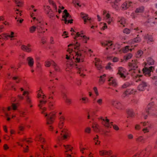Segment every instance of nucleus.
<instances>
[{
    "label": "nucleus",
    "mask_w": 157,
    "mask_h": 157,
    "mask_svg": "<svg viewBox=\"0 0 157 157\" xmlns=\"http://www.w3.org/2000/svg\"><path fill=\"white\" fill-rule=\"evenodd\" d=\"M41 110V113L44 115L45 117H46V123L47 124H52L55 120L56 117V112H52L49 114L45 113L44 112L46 110V108L45 107H42L40 108Z\"/></svg>",
    "instance_id": "nucleus-1"
},
{
    "label": "nucleus",
    "mask_w": 157,
    "mask_h": 157,
    "mask_svg": "<svg viewBox=\"0 0 157 157\" xmlns=\"http://www.w3.org/2000/svg\"><path fill=\"white\" fill-rule=\"evenodd\" d=\"M35 140L40 142L41 143V148L42 149L41 151L43 153L44 156L45 157L48 153V146L47 143L46 142L45 139L42 137V134L37 136L35 139Z\"/></svg>",
    "instance_id": "nucleus-2"
},
{
    "label": "nucleus",
    "mask_w": 157,
    "mask_h": 157,
    "mask_svg": "<svg viewBox=\"0 0 157 157\" xmlns=\"http://www.w3.org/2000/svg\"><path fill=\"white\" fill-rule=\"evenodd\" d=\"M82 33H80L79 32H77L74 37V39L75 40L74 41V43L72 44H70L68 45V46L70 47L72 46L73 47H74L75 49L78 50L80 46V44L79 43H78L77 41V40L78 39V37L79 36L82 37L83 41L85 43H86L87 41L89 40V38L87 37L86 36H82Z\"/></svg>",
    "instance_id": "nucleus-3"
},
{
    "label": "nucleus",
    "mask_w": 157,
    "mask_h": 157,
    "mask_svg": "<svg viewBox=\"0 0 157 157\" xmlns=\"http://www.w3.org/2000/svg\"><path fill=\"white\" fill-rule=\"evenodd\" d=\"M99 119L102 121V123L105 127L111 128V126H113V129L117 131L119 130V128L118 126L115 124L113 125V122L110 123L109 120L108 119L107 117L104 118L102 117H100L99 118Z\"/></svg>",
    "instance_id": "nucleus-4"
},
{
    "label": "nucleus",
    "mask_w": 157,
    "mask_h": 157,
    "mask_svg": "<svg viewBox=\"0 0 157 157\" xmlns=\"http://www.w3.org/2000/svg\"><path fill=\"white\" fill-rule=\"evenodd\" d=\"M61 132L60 134V136L57 135L58 139H59L61 138L63 140H66L69 139L71 135L70 132L69 131L66 129H64L60 131Z\"/></svg>",
    "instance_id": "nucleus-5"
},
{
    "label": "nucleus",
    "mask_w": 157,
    "mask_h": 157,
    "mask_svg": "<svg viewBox=\"0 0 157 157\" xmlns=\"http://www.w3.org/2000/svg\"><path fill=\"white\" fill-rule=\"evenodd\" d=\"M112 105L117 109L122 110L124 109L123 103L118 101H112Z\"/></svg>",
    "instance_id": "nucleus-6"
},
{
    "label": "nucleus",
    "mask_w": 157,
    "mask_h": 157,
    "mask_svg": "<svg viewBox=\"0 0 157 157\" xmlns=\"http://www.w3.org/2000/svg\"><path fill=\"white\" fill-rule=\"evenodd\" d=\"M29 92L27 91H24L22 93L23 95H26L25 98L26 102L27 104L29 105L30 107L31 108L33 107L32 102L31 98L29 95Z\"/></svg>",
    "instance_id": "nucleus-7"
},
{
    "label": "nucleus",
    "mask_w": 157,
    "mask_h": 157,
    "mask_svg": "<svg viewBox=\"0 0 157 157\" xmlns=\"http://www.w3.org/2000/svg\"><path fill=\"white\" fill-rule=\"evenodd\" d=\"M71 48H69L67 50V52L69 53V54H67L66 55V59H70L71 58V59L72 58L74 59L75 57L73 56L74 55V53H73V52H75V49L74 47L72 46H70Z\"/></svg>",
    "instance_id": "nucleus-8"
},
{
    "label": "nucleus",
    "mask_w": 157,
    "mask_h": 157,
    "mask_svg": "<svg viewBox=\"0 0 157 157\" xmlns=\"http://www.w3.org/2000/svg\"><path fill=\"white\" fill-rule=\"evenodd\" d=\"M73 53H74V55H75L74 56V59H75V63H78L80 62V61L81 62L83 61L82 56L80 52L75 51V52H73Z\"/></svg>",
    "instance_id": "nucleus-9"
},
{
    "label": "nucleus",
    "mask_w": 157,
    "mask_h": 157,
    "mask_svg": "<svg viewBox=\"0 0 157 157\" xmlns=\"http://www.w3.org/2000/svg\"><path fill=\"white\" fill-rule=\"evenodd\" d=\"M128 66L131 69L129 71L132 70H135L137 68V61L136 60H132L131 62L128 63Z\"/></svg>",
    "instance_id": "nucleus-10"
},
{
    "label": "nucleus",
    "mask_w": 157,
    "mask_h": 157,
    "mask_svg": "<svg viewBox=\"0 0 157 157\" xmlns=\"http://www.w3.org/2000/svg\"><path fill=\"white\" fill-rule=\"evenodd\" d=\"M44 9L46 13L48 14V17L51 18L55 16V15L51 10L50 7L48 6H44Z\"/></svg>",
    "instance_id": "nucleus-11"
},
{
    "label": "nucleus",
    "mask_w": 157,
    "mask_h": 157,
    "mask_svg": "<svg viewBox=\"0 0 157 157\" xmlns=\"http://www.w3.org/2000/svg\"><path fill=\"white\" fill-rule=\"evenodd\" d=\"M99 155L101 156L105 155H109L112 154L113 152L111 150H100L99 151Z\"/></svg>",
    "instance_id": "nucleus-12"
},
{
    "label": "nucleus",
    "mask_w": 157,
    "mask_h": 157,
    "mask_svg": "<svg viewBox=\"0 0 157 157\" xmlns=\"http://www.w3.org/2000/svg\"><path fill=\"white\" fill-rule=\"evenodd\" d=\"M26 61L29 66L31 68L33 67L34 64L33 59L31 57H28L26 59Z\"/></svg>",
    "instance_id": "nucleus-13"
},
{
    "label": "nucleus",
    "mask_w": 157,
    "mask_h": 157,
    "mask_svg": "<svg viewBox=\"0 0 157 157\" xmlns=\"http://www.w3.org/2000/svg\"><path fill=\"white\" fill-rule=\"evenodd\" d=\"M31 45L30 44H28L27 46L23 45L21 47V48L23 51L30 52L32 51V49L31 48Z\"/></svg>",
    "instance_id": "nucleus-14"
},
{
    "label": "nucleus",
    "mask_w": 157,
    "mask_h": 157,
    "mask_svg": "<svg viewBox=\"0 0 157 157\" xmlns=\"http://www.w3.org/2000/svg\"><path fill=\"white\" fill-rule=\"evenodd\" d=\"M95 65L97 69L98 70H101L103 67L101 65L100 59L98 58H95Z\"/></svg>",
    "instance_id": "nucleus-15"
},
{
    "label": "nucleus",
    "mask_w": 157,
    "mask_h": 157,
    "mask_svg": "<svg viewBox=\"0 0 157 157\" xmlns=\"http://www.w3.org/2000/svg\"><path fill=\"white\" fill-rule=\"evenodd\" d=\"M63 13H64V15H63L62 17L64 19V21H65V23H67V18L69 17V18H70L71 17V16L70 15L69 13H68L67 11V10H64L63 11Z\"/></svg>",
    "instance_id": "nucleus-16"
},
{
    "label": "nucleus",
    "mask_w": 157,
    "mask_h": 157,
    "mask_svg": "<svg viewBox=\"0 0 157 157\" xmlns=\"http://www.w3.org/2000/svg\"><path fill=\"white\" fill-rule=\"evenodd\" d=\"M101 44L102 46L105 47L108 46V47H110L113 44V42L111 41H104L101 42Z\"/></svg>",
    "instance_id": "nucleus-17"
},
{
    "label": "nucleus",
    "mask_w": 157,
    "mask_h": 157,
    "mask_svg": "<svg viewBox=\"0 0 157 157\" xmlns=\"http://www.w3.org/2000/svg\"><path fill=\"white\" fill-rule=\"evenodd\" d=\"M79 100L80 102L83 104H86L89 103V100L88 98L85 96H82L80 98Z\"/></svg>",
    "instance_id": "nucleus-18"
},
{
    "label": "nucleus",
    "mask_w": 157,
    "mask_h": 157,
    "mask_svg": "<svg viewBox=\"0 0 157 157\" xmlns=\"http://www.w3.org/2000/svg\"><path fill=\"white\" fill-rule=\"evenodd\" d=\"M118 19L117 23L118 25H119L120 26H124V25L125 23V19L124 17H118Z\"/></svg>",
    "instance_id": "nucleus-19"
},
{
    "label": "nucleus",
    "mask_w": 157,
    "mask_h": 157,
    "mask_svg": "<svg viewBox=\"0 0 157 157\" xmlns=\"http://www.w3.org/2000/svg\"><path fill=\"white\" fill-rule=\"evenodd\" d=\"M81 17L84 20L85 24H86L87 21L91 20V18L88 17V15L83 13L82 12L81 13Z\"/></svg>",
    "instance_id": "nucleus-20"
},
{
    "label": "nucleus",
    "mask_w": 157,
    "mask_h": 157,
    "mask_svg": "<svg viewBox=\"0 0 157 157\" xmlns=\"http://www.w3.org/2000/svg\"><path fill=\"white\" fill-rule=\"evenodd\" d=\"M37 98L39 99H45L46 98V96L43 93V91L40 89L38 92Z\"/></svg>",
    "instance_id": "nucleus-21"
},
{
    "label": "nucleus",
    "mask_w": 157,
    "mask_h": 157,
    "mask_svg": "<svg viewBox=\"0 0 157 157\" xmlns=\"http://www.w3.org/2000/svg\"><path fill=\"white\" fill-rule=\"evenodd\" d=\"M19 106L18 104L13 103L11 105L7 107V109L8 111H10L11 110H16Z\"/></svg>",
    "instance_id": "nucleus-22"
},
{
    "label": "nucleus",
    "mask_w": 157,
    "mask_h": 157,
    "mask_svg": "<svg viewBox=\"0 0 157 157\" xmlns=\"http://www.w3.org/2000/svg\"><path fill=\"white\" fill-rule=\"evenodd\" d=\"M147 86V83L144 81H142L141 84L138 86V90L140 91H143L144 88Z\"/></svg>",
    "instance_id": "nucleus-23"
},
{
    "label": "nucleus",
    "mask_w": 157,
    "mask_h": 157,
    "mask_svg": "<svg viewBox=\"0 0 157 157\" xmlns=\"http://www.w3.org/2000/svg\"><path fill=\"white\" fill-rule=\"evenodd\" d=\"M136 91L133 89H128L126 91L124 92L123 94V96L125 97L127 95L131 94H134Z\"/></svg>",
    "instance_id": "nucleus-24"
},
{
    "label": "nucleus",
    "mask_w": 157,
    "mask_h": 157,
    "mask_svg": "<svg viewBox=\"0 0 157 157\" xmlns=\"http://www.w3.org/2000/svg\"><path fill=\"white\" fill-rule=\"evenodd\" d=\"M154 69L153 67L151 66L149 68L144 67L143 69V71L144 73H149L151 71H153V70Z\"/></svg>",
    "instance_id": "nucleus-25"
},
{
    "label": "nucleus",
    "mask_w": 157,
    "mask_h": 157,
    "mask_svg": "<svg viewBox=\"0 0 157 157\" xmlns=\"http://www.w3.org/2000/svg\"><path fill=\"white\" fill-rule=\"evenodd\" d=\"M132 2H131L126 1L122 4V6L123 9L126 10L130 7Z\"/></svg>",
    "instance_id": "nucleus-26"
},
{
    "label": "nucleus",
    "mask_w": 157,
    "mask_h": 157,
    "mask_svg": "<svg viewBox=\"0 0 157 157\" xmlns=\"http://www.w3.org/2000/svg\"><path fill=\"white\" fill-rule=\"evenodd\" d=\"M109 83L110 85L113 86H116L117 85L116 81L114 79L113 77H111L108 80Z\"/></svg>",
    "instance_id": "nucleus-27"
},
{
    "label": "nucleus",
    "mask_w": 157,
    "mask_h": 157,
    "mask_svg": "<svg viewBox=\"0 0 157 157\" xmlns=\"http://www.w3.org/2000/svg\"><path fill=\"white\" fill-rule=\"evenodd\" d=\"M92 128L94 131L96 132L99 131V126L97 123L94 122L93 123Z\"/></svg>",
    "instance_id": "nucleus-28"
},
{
    "label": "nucleus",
    "mask_w": 157,
    "mask_h": 157,
    "mask_svg": "<svg viewBox=\"0 0 157 157\" xmlns=\"http://www.w3.org/2000/svg\"><path fill=\"white\" fill-rule=\"evenodd\" d=\"M136 141L138 143H144L145 142V139L142 136H140L136 139Z\"/></svg>",
    "instance_id": "nucleus-29"
},
{
    "label": "nucleus",
    "mask_w": 157,
    "mask_h": 157,
    "mask_svg": "<svg viewBox=\"0 0 157 157\" xmlns=\"http://www.w3.org/2000/svg\"><path fill=\"white\" fill-rule=\"evenodd\" d=\"M106 75L104 74L102 75L100 77V79L99 80V82L100 84H102L104 83L105 80V77Z\"/></svg>",
    "instance_id": "nucleus-30"
},
{
    "label": "nucleus",
    "mask_w": 157,
    "mask_h": 157,
    "mask_svg": "<svg viewBox=\"0 0 157 157\" xmlns=\"http://www.w3.org/2000/svg\"><path fill=\"white\" fill-rule=\"evenodd\" d=\"M7 33L8 37L10 38L11 40L14 39V38L16 37V34L13 32L11 31L10 33Z\"/></svg>",
    "instance_id": "nucleus-31"
},
{
    "label": "nucleus",
    "mask_w": 157,
    "mask_h": 157,
    "mask_svg": "<svg viewBox=\"0 0 157 157\" xmlns=\"http://www.w3.org/2000/svg\"><path fill=\"white\" fill-rule=\"evenodd\" d=\"M18 133H20V131L21 132H23L25 129V125L23 124H20L18 127Z\"/></svg>",
    "instance_id": "nucleus-32"
},
{
    "label": "nucleus",
    "mask_w": 157,
    "mask_h": 157,
    "mask_svg": "<svg viewBox=\"0 0 157 157\" xmlns=\"http://www.w3.org/2000/svg\"><path fill=\"white\" fill-rule=\"evenodd\" d=\"M12 80L15 81L16 83H19L21 80V78L19 76H15L12 77Z\"/></svg>",
    "instance_id": "nucleus-33"
},
{
    "label": "nucleus",
    "mask_w": 157,
    "mask_h": 157,
    "mask_svg": "<svg viewBox=\"0 0 157 157\" xmlns=\"http://www.w3.org/2000/svg\"><path fill=\"white\" fill-rule=\"evenodd\" d=\"M47 101L46 100H44V99L43 100H40L39 101V104L38 105V106L40 108H41L46 103Z\"/></svg>",
    "instance_id": "nucleus-34"
},
{
    "label": "nucleus",
    "mask_w": 157,
    "mask_h": 157,
    "mask_svg": "<svg viewBox=\"0 0 157 157\" xmlns=\"http://www.w3.org/2000/svg\"><path fill=\"white\" fill-rule=\"evenodd\" d=\"M144 6H141L137 8L135 11V12L136 13H142L144 11Z\"/></svg>",
    "instance_id": "nucleus-35"
},
{
    "label": "nucleus",
    "mask_w": 157,
    "mask_h": 157,
    "mask_svg": "<svg viewBox=\"0 0 157 157\" xmlns=\"http://www.w3.org/2000/svg\"><path fill=\"white\" fill-rule=\"evenodd\" d=\"M129 50L131 52L132 51V49H129V46H126L122 49V51L124 53H126L128 52Z\"/></svg>",
    "instance_id": "nucleus-36"
},
{
    "label": "nucleus",
    "mask_w": 157,
    "mask_h": 157,
    "mask_svg": "<svg viewBox=\"0 0 157 157\" xmlns=\"http://www.w3.org/2000/svg\"><path fill=\"white\" fill-rule=\"evenodd\" d=\"M154 106V104L153 103H151L149 104L147 106V108L146 109V112L148 113L149 112V111H147L148 110H150L152 109L153 108Z\"/></svg>",
    "instance_id": "nucleus-37"
},
{
    "label": "nucleus",
    "mask_w": 157,
    "mask_h": 157,
    "mask_svg": "<svg viewBox=\"0 0 157 157\" xmlns=\"http://www.w3.org/2000/svg\"><path fill=\"white\" fill-rule=\"evenodd\" d=\"M17 6L19 7L21 6L23 4V2L22 0H14Z\"/></svg>",
    "instance_id": "nucleus-38"
},
{
    "label": "nucleus",
    "mask_w": 157,
    "mask_h": 157,
    "mask_svg": "<svg viewBox=\"0 0 157 157\" xmlns=\"http://www.w3.org/2000/svg\"><path fill=\"white\" fill-rule=\"evenodd\" d=\"M36 29L37 32L39 33H42L45 32L44 31H43L42 27L40 26L37 25L36 27Z\"/></svg>",
    "instance_id": "nucleus-39"
},
{
    "label": "nucleus",
    "mask_w": 157,
    "mask_h": 157,
    "mask_svg": "<svg viewBox=\"0 0 157 157\" xmlns=\"http://www.w3.org/2000/svg\"><path fill=\"white\" fill-rule=\"evenodd\" d=\"M132 56V55L131 53H129L125 55L124 57V59L125 60H127L130 59Z\"/></svg>",
    "instance_id": "nucleus-40"
},
{
    "label": "nucleus",
    "mask_w": 157,
    "mask_h": 157,
    "mask_svg": "<svg viewBox=\"0 0 157 157\" xmlns=\"http://www.w3.org/2000/svg\"><path fill=\"white\" fill-rule=\"evenodd\" d=\"M98 137V136L97 135L96 137L94 139V142L95 145H99L100 144V142L99 141Z\"/></svg>",
    "instance_id": "nucleus-41"
},
{
    "label": "nucleus",
    "mask_w": 157,
    "mask_h": 157,
    "mask_svg": "<svg viewBox=\"0 0 157 157\" xmlns=\"http://www.w3.org/2000/svg\"><path fill=\"white\" fill-rule=\"evenodd\" d=\"M125 73V70L122 67H119L118 68V72L117 74H119Z\"/></svg>",
    "instance_id": "nucleus-42"
},
{
    "label": "nucleus",
    "mask_w": 157,
    "mask_h": 157,
    "mask_svg": "<svg viewBox=\"0 0 157 157\" xmlns=\"http://www.w3.org/2000/svg\"><path fill=\"white\" fill-rule=\"evenodd\" d=\"M14 10L16 14L18 16V15H19L20 16H21L22 15L21 13L22 11H21L19 10L18 9L15 8H14Z\"/></svg>",
    "instance_id": "nucleus-43"
},
{
    "label": "nucleus",
    "mask_w": 157,
    "mask_h": 157,
    "mask_svg": "<svg viewBox=\"0 0 157 157\" xmlns=\"http://www.w3.org/2000/svg\"><path fill=\"white\" fill-rule=\"evenodd\" d=\"M74 65V62H72L70 63V64H68L67 63V68L66 69H67V71H68L69 70H68L67 69L68 68L69 69H71L73 67V66Z\"/></svg>",
    "instance_id": "nucleus-44"
},
{
    "label": "nucleus",
    "mask_w": 157,
    "mask_h": 157,
    "mask_svg": "<svg viewBox=\"0 0 157 157\" xmlns=\"http://www.w3.org/2000/svg\"><path fill=\"white\" fill-rule=\"evenodd\" d=\"M143 51L141 50H138L136 54V56L137 58L140 57L141 56L143 55Z\"/></svg>",
    "instance_id": "nucleus-45"
},
{
    "label": "nucleus",
    "mask_w": 157,
    "mask_h": 157,
    "mask_svg": "<svg viewBox=\"0 0 157 157\" xmlns=\"http://www.w3.org/2000/svg\"><path fill=\"white\" fill-rule=\"evenodd\" d=\"M127 113L128 115L130 117H133L134 115V114L133 111L130 109L128 110L127 111Z\"/></svg>",
    "instance_id": "nucleus-46"
},
{
    "label": "nucleus",
    "mask_w": 157,
    "mask_h": 157,
    "mask_svg": "<svg viewBox=\"0 0 157 157\" xmlns=\"http://www.w3.org/2000/svg\"><path fill=\"white\" fill-rule=\"evenodd\" d=\"M3 39L7 40L8 39V34L7 33L2 34L0 36Z\"/></svg>",
    "instance_id": "nucleus-47"
},
{
    "label": "nucleus",
    "mask_w": 157,
    "mask_h": 157,
    "mask_svg": "<svg viewBox=\"0 0 157 157\" xmlns=\"http://www.w3.org/2000/svg\"><path fill=\"white\" fill-rule=\"evenodd\" d=\"M36 29V27L33 26L31 27L29 29V31L30 33H34Z\"/></svg>",
    "instance_id": "nucleus-48"
},
{
    "label": "nucleus",
    "mask_w": 157,
    "mask_h": 157,
    "mask_svg": "<svg viewBox=\"0 0 157 157\" xmlns=\"http://www.w3.org/2000/svg\"><path fill=\"white\" fill-rule=\"evenodd\" d=\"M15 19H17V21L19 22L20 23H22L24 21L23 19L22 18L20 19V17L18 15L16 16Z\"/></svg>",
    "instance_id": "nucleus-49"
},
{
    "label": "nucleus",
    "mask_w": 157,
    "mask_h": 157,
    "mask_svg": "<svg viewBox=\"0 0 157 157\" xmlns=\"http://www.w3.org/2000/svg\"><path fill=\"white\" fill-rule=\"evenodd\" d=\"M147 43H150V42H152L154 41L153 38L151 36H149L147 37Z\"/></svg>",
    "instance_id": "nucleus-50"
},
{
    "label": "nucleus",
    "mask_w": 157,
    "mask_h": 157,
    "mask_svg": "<svg viewBox=\"0 0 157 157\" xmlns=\"http://www.w3.org/2000/svg\"><path fill=\"white\" fill-rule=\"evenodd\" d=\"M126 73H122L119 74H117L120 78L123 79H124L126 78Z\"/></svg>",
    "instance_id": "nucleus-51"
},
{
    "label": "nucleus",
    "mask_w": 157,
    "mask_h": 157,
    "mask_svg": "<svg viewBox=\"0 0 157 157\" xmlns=\"http://www.w3.org/2000/svg\"><path fill=\"white\" fill-rule=\"evenodd\" d=\"M53 66L54 68L56 71H59V67L55 63H53Z\"/></svg>",
    "instance_id": "nucleus-52"
},
{
    "label": "nucleus",
    "mask_w": 157,
    "mask_h": 157,
    "mask_svg": "<svg viewBox=\"0 0 157 157\" xmlns=\"http://www.w3.org/2000/svg\"><path fill=\"white\" fill-rule=\"evenodd\" d=\"M84 71H86V70L85 69L83 68H79L78 69V71H77V73L80 74L81 72H83Z\"/></svg>",
    "instance_id": "nucleus-53"
},
{
    "label": "nucleus",
    "mask_w": 157,
    "mask_h": 157,
    "mask_svg": "<svg viewBox=\"0 0 157 157\" xmlns=\"http://www.w3.org/2000/svg\"><path fill=\"white\" fill-rule=\"evenodd\" d=\"M49 2L52 4L53 5L54 8H55L56 11H57V7L55 3L52 0H49Z\"/></svg>",
    "instance_id": "nucleus-54"
},
{
    "label": "nucleus",
    "mask_w": 157,
    "mask_h": 157,
    "mask_svg": "<svg viewBox=\"0 0 157 157\" xmlns=\"http://www.w3.org/2000/svg\"><path fill=\"white\" fill-rule=\"evenodd\" d=\"M97 104L100 105H101L103 103V100L102 99H99L96 101Z\"/></svg>",
    "instance_id": "nucleus-55"
},
{
    "label": "nucleus",
    "mask_w": 157,
    "mask_h": 157,
    "mask_svg": "<svg viewBox=\"0 0 157 157\" xmlns=\"http://www.w3.org/2000/svg\"><path fill=\"white\" fill-rule=\"evenodd\" d=\"M84 131L85 133L89 134L90 133L91 128L90 127H87L85 129Z\"/></svg>",
    "instance_id": "nucleus-56"
},
{
    "label": "nucleus",
    "mask_w": 157,
    "mask_h": 157,
    "mask_svg": "<svg viewBox=\"0 0 157 157\" xmlns=\"http://www.w3.org/2000/svg\"><path fill=\"white\" fill-rule=\"evenodd\" d=\"M123 32L124 33L128 34L130 33V30L128 28H125L123 30Z\"/></svg>",
    "instance_id": "nucleus-57"
},
{
    "label": "nucleus",
    "mask_w": 157,
    "mask_h": 157,
    "mask_svg": "<svg viewBox=\"0 0 157 157\" xmlns=\"http://www.w3.org/2000/svg\"><path fill=\"white\" fill-rule=\"evenodd\" d=\"M144 154L143 157H148L150 154V152L149 151H147L146 150Z\"/></svg>",
    "instance_id": "nucleus-58"
},
{
    "label": "nucleus",
    "mask_w": 157,
    "mask_h": 157,
    "mask_svg": "<svg viewBox=\"0 0 157 157\" xmlns=\"http://www.w3.org/2000/svg\"><path fill=\"white\" fill-rule=\"evenodd\" d=\"M111 64L110 63H108L107 65L105 67V68L106 69H109L110 70L112 69V68L111 67Z\"/></svg>",
    "instance_id": "nucleus-59"
},
{
    "label": "nucleus",
    "mask_w": 157,
    "mask_h": 157,
    "mask_svg": "<svg viewBox=\"0 0 157 157\" xmlns=\"http://www.w3.org/2000/svg\"><path fill=\"white\" fill-rule=\"evenodd\" d=\"M130 85V84L128 82H126L124 83L122 86V87L123 88H125L128 87Z\"/></svg>",
    "instance_id": "nucleus-60"
},
{
    "label": "nucleus",
    "mask_w": 157,
    "mask_h": 157,
    "mask_svg": "<svg viewBox=\"0 0 157 157\" xmlns=\"http://www.w3.org/2000/svg\"><path fill=\"white\" fill-rule=\"evenodd\" d=\"M54 103L52 102H50L49 104V107L50 110H52L54 108Z\"/></svg>",
    "instance_id": "nucleus-61"
},
{
    "label": "nucleus",
    "mask_w": 157,
    "mask_h": 157,
    "mask_svg": "<svg viewBox=\"0 0 157 157\" xmlns=\"http://www.w3.org/2000/svg\"><path fill=\"white\" fill-rule=\"evenodd\" d=\"M93 90L94 92L96 94V96H98L99 95V94L98 91L96 87H94Z\"/></svg>",
    "instance_id": "nucleus-62"
},
{
    "label": "nucleus",
    "mask_w": 157,
    "mask_h": 157,
    "mask_svg": "<svg viewBox=\"0 0 157 157\" xmlns=\"http://www.w3.org/2000/svg\"><path fill=\"white\" fill-rule=\"evenodd\" d=\"M64 122H59V127L60 128H62L64 125Z\"/></svg>",
    "instance_id": "nucleus-63"
},
{
    "label": "nucleus",
    "mask_w": 157,
    "mask_h": 157,
    "mask_svg": "<svg viewBox=\"0 0 157 157\" xmlns=\"http://www.w3.org/2000/svg\"><path fill=\"white\" fill-rule=\"evenodd\" d=\"M134 40L135 43H139L141 41V39L139 37H137L136 38L134 39Z\"/></svg>",
    "instance_id": "nucleus-64"
}]
</instances>
